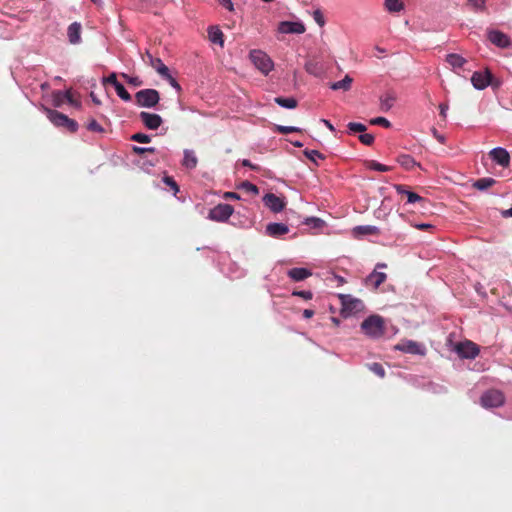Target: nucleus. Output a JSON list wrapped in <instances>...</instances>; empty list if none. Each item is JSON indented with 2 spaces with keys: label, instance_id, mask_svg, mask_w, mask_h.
<instances>
[{
  "label": "nucleus",
  "instance_id": "nucleus-1",
  "mask_svg": "<svg viewBox=\"0 0 512 512\" xmlns=\"http://www.w3.org/2000/svg\"><path fill=\"white\" fill-rule=\"evenodd\" d=\"M363 333L372 339H379L385 333L384 320L379 315H370L361 323Z\"/></svg>",
  "mask_w": 512,
  "mask_h": 512
},
{
  "label": "nucleus",
  "instance_id": "nucleus-2",
  "mask_svg": "<svg viewBox=\"0 0 512 512\" xmlns=\"http://www.w3.org/2000/svg\"><path fill=\"white\" fill-rule=\"evenodd\" d=\"M341 310L340 314L344 318L351 317L364 310L365 305L362 300L349 294H340Z\"/></svg>",
  "mask_w": 512,
  "mask_h": 512
},
{
  "label": "nucleus",
  "instance_id": "nucleus-3",
  "mask_svg": "<svg viewBox=\"0 0 512 512\" xmlns=\"http://www.w3.org/2000/svg\"><path fill=\"white\" fill-rule=\"evenodd\" d=\"M136 105L141 108H154L160 101V93L153 88L142 89L135 94Z\"/></svg>",
  "mask_w": 512,
  "mask_h": 512
},
{
  "label": "nucleus",
  "instance_id": "nucleus-4",
  "mask_svg": "<svg viewBox=\"0 0 512 512\" xmlns=\"http://www.w3.org/2000/svg\"><path fill=\"white\" fill-rule=\"evenodd\" d=\"M249 58L253 65L264 75H268L274 68V62L262 50L250 51Z\"/></svg>",
  "mask_w": 512,
  "mask_h": 512
},
{
  "label": "nucleus",
  "instance_id": "nucleus-5",
  "mask_svg": "<svg viewBox=\"0 0 512 512\" xmlns=\"http://www.w3.org/2000/svg\"><path fill=\"white\" fill-rule=\"evenodd\" d=\"M505 395L502 391L497 389H490L485 391L481 398V405L484 408H498L504 405Z\"/></svg>",
  "mask_w": 512,
  "mask_h": 512
},
{
  "label": "nucleus",
  "instance_id": "nucleus-6",
  "mask_svg": "<svg viewBox=\"0 0 512 512\" xmlns=\"http://www.w3.org/2000/svg\"><path fill=\"white\" fill-rule=\"evenodd\" d=\"M233 212L234 208L232 205L220 203L209 210L208 219L215 222H226Z\"/></svg>",
  "mask_w": 512,
  "mask_h": 512
},
{
  "label": "nucleus",
  "instance_id": "nucleus-7",
  "mask_svg": "<svg viewBox=\"0 0 512 512\" xmlns=\"http://www.w3.org/2000/svg\"><path fill=\"white\" fill-rule=\"evenodd\" d=\"M471 83L476 90H484L489 85H493V75L489 69L475 71L471 76Z\"/></svg>",
  "mask_w": 512,
  "mask_h": 512
},
{
  "label": "nucleus",
  "instance_id": "nucleus-8",
  "mask_svg": "<svg viewBox=\"0 0 512 512\" xmlns=\"http://www.w3.org/2000/svg\"><path fill=\"white\" fill-rule=\"evenodd\" d=\"M455 352L462 359H475L479 355V347L472 341L459 342L455 346Z\"/></svg>",
  "mask_w": 512,
  "mask_h": 512
},
{
  "label": "nucleus",
  "instance_id": "nucleus-9",
  "mask_svg": "<svg viewBox=\"0 0 512 512\" xmlns=\"http://www.w3.org/2000/svg\"><path fill=\"white\" fill-rule=\"evenodd\" d=\"M139 118L143 125L149 130H156L163 123L162 117L156 113L142 111L139 113Z\"/></svg>",
  "mask_w": 512,
  "mask_h": 512
},
{
  "label": "nucleus",
  "instance_id": "nucleus-10",
  "mask_svg": "<svg viewBox=\"0 0 512 512\" xmlns=\"http://www.w3.org/2000/svg\"><path fill=\"white\" fill-rule=\"evenodd\" d=\"M395 349L412 355H425L426 352L425 347L422 344L413 340H406L399 343L395 346Z\"/></svg>",
  "mask_w": 512,
  "mask_h": 512
},
{
  "label": "nucleus",
  "instance_id": "nucleus-11",
  "mask_svg": "<svg viewBox=\"0 0 512 512\" xmlns=\"http://www.w3.org/2000/svg\"><path fill=\"white\" fill-rule=\"evenodd\" d=\"M488 40L495 46L499 48H508L511 45V40L509 36L499 30H488L487 32Z\"/></svg>",
  "mask_w": 512,
  "mask_h": 512
},
{
  "label": "nucleus",
  "instance_id": "nucleus-12",
  "mask_svg": "<svg viewBox=\"0 0 512 512\" xmlns=\"http://www.w3.org/2000/svg\"><path fill=\"white\" fill-rule=\"evenodd\" d=\"M278 32L282 34H302L305 25L301 21H282L278 25Z\"/></svg>",
  "mask_w": 512,
  "mask_h": 512
},
{
  "label": "nucleus",
  "instance_id": "nucleus-13",
  "mask_svg": "<svg viewBox=\"0 0 512 512\" xmlns=\"http://www.w3.org/2000/svg\"><path fill=\"white\" fill-rule=\"evenodd\" d=\"M489 156L493 162L501 167H508L510 164V154L503 147H495L489 152Z\"/></svg>",
  "mask_w": 512,
  "mask_h": 512
},
{
  "label": "nucleus",
  "instance_id": "nucleus-14",
  "mask_svg": "<svg viewBox=\"0 0 512 512\" xmlns=\"http://www.w3.org/2000/svg\"><path fill=\"white\" fill-rule=\"evenodd\" d=\"M262 201L264 205L274 213L282 211L285 206L284 200L274 193L265 194Z\"/></svg>",
  "mask_w": 512,
  "mask_h": 512
},
{
  "label": "nucleus",
  "instance_id": "nucleus-15",
  "mask_svg": "<svg viewBox=\"0 0 512 512\" xmlns=\"http://www.w3.org/2000/svg\"><path fill=\"white\" fill-rule=\"evenodd\" d=\"M289 230V226L284 223L271 222L265 227V235L277 239L287 234Z\"/></svg>",
  "mask_w": 512,
  "mask_h": 512
},
{
  "label": "nucleus",
  "instance_id": "nucleus-16",
  "mask_svg": "<svg viewBox=\"0 0 512 512\" xmlns=\"http://www.w3.org/2000/svg\"><path fill=\"white\" fill-rule=\"evenodd\" d=\"M44 111L46 112V116L51 121V123H53L57 127H64L68 116L57 110L49 108H44Z\"/></svg>",
  "mask_w": 512,
  "mask_h": 512
},
{
  "label": "nucleus",
  "instance_id": "nucleus-17",
  "mask_svg": "<svg viewBox=\"0 0 512 512\" xmlns=\"http://www.w3.org/2000/svg\"><path fill=\"white\" fill-rule=\"evenodd\" d=\"M394 188L398 194H405L407 196V202L410 204H413L416 202H420V203L426 202V199H424L423 197H421L420 195H418L415 192L407 190L404 185L396 184V185H394Z\"/></svg>",
  "mask_w": 512,
  "mask_h": 512
},
{
  "label": "nucleus",
  "instance_id": "nucleus-18",
  "mask_svg": "<svg viewBox=\"0 0 512 512\" xmlns=\"http://www.w3.org/2000/svg\"><path fill=\"white\" fill-rule=\"evenodd\" d=\"M68 40L71 44L76 45L81 42V24L73 22L67 29Z\"/></svg>",
  "mask_w": 512,
  "mask_h": 512
},
{
  "label": "nucleus",
  "instance_id": "nucleus-19",
  "mask_svg": "<svg viewBox=\"0 0 512 512\" xmlns=\"http://www.w3.org/2000/svg\"><path fill=\"white\" fill-rule=\"evenodd\" d=\"M380 106L379 109L381 112H388L392 109L394 106V103L396 101V95L393 92H386L385 94L381 95L379 98Z\"/></svg>",
  "mask_w": 512,
  "mask_h": 512
},
{
  "label": "nucleus",
  "instance_id": "nucleus-20",
  "mask_svg": "<svg viewBox=\"0 0 512 512\" xmlns=\"http://www.w3.org/2000/svg\"><path fill=\"white\" fill-rule=\"evenodd\" d=\"M287 275L293 281H303L312 275L311 270L304 267H295L288 270Z\"/></svg>",
  "mask_w": 512,
  "mask_h": 512
},
{
  "label": "nucleus",
  "instance_id": "nucleus-21",
  "mask_svg": "<svg viewBox=\"0 0 512 512\" xmlns=\"http://www.w3.org/2000/svg\"><path fill=\"white\" fill-rule=\"evenodd\" d=\"M198 164V159L195 152L191 149H185L183 151V160L182 165L189 170H193L196 168Z\"/></svg>",
  "mask_w": 512,
  "mask_h": 512
},
{
  "label": "nucleus",
  "instance_id": "nucleus-22",
  "mask_svg": "<svg viewBox=\"0 0 512 512\" xmlns=\"http://www.w3.org/2000/svg\"><path fill=\"white\" fill-rule=\"evenodd\" d=\"M387 275L384 272H378L376 269L366 277V283L371 284L375 289L385 282Z\"/></svg>",
  "mask_w": 512,
  "mask_h": 512
},
{
  "label": "nucleus",
  "instance_id": "nucleus-23",
  "mask_svg": "<svg viewBox=\"0 0 512 512\" xmlns=\"http://www.w3.org/2000/svg\"><path fill=\"white\" fill-rule=\"evenodd\" d=\"M147 56L150 61V65L157 71V73L162 77L169 71V68L163 63L160 58L153 57L149 52H147Z\"/></svg>",
  "mask_w": 512,
  "mask_h": 512
},
{
  "label": "nucleus",
  "instance_id": "nucleus-24",
  "mask_svg": "<svg viewBox=\"0 0 512 512\" xmlns=\"http://www.w3.org/2000/svg\"><path fill=\"white\" fill-rule=\"evenodd\" d=\"M208 37H209V40L213 44H218L221 47L223 46V44H224L223 32L218 27H216V26L209 27Z\"/></svg>",
  "mask_w": 512,
  "mask_h": 512
},
{
  "label": "nucleus",
  "instance_id": "nucleus-25",
  "mask_svg": "<svg viewBox=\"0 0 512 512\" xmlns=\"http://www.w3.org/2000/svg\"><path fill=\"white\" fill-rule=\"evenodd\" d=\"M446 61L453 69L462 68L467 60L459 54L450 53L446 56Z\"/></svg>",
  "mask_w": 512,
  "mask_h": 512
},
{
  "label": "nucleus",
  "instance_id": "nucleus-26",
  "mask_svg": "<svg viewBox=\"0 0 512 512\" xmlns=\"http://www.w3.org/2000/svg\"><path fill=\"white\" fill-rule=\"evenodd\" d=\"M397 162L405 169L410 170L420 164L409 154H401L397 157Z\"/></svg>",
  "mask_w": 512,
  "mask_h": 512
},
{
  "label": "nucleus",
  "instance_id": "nucleus-27",
  "mask_svg": "<svg viewBox=\"0 0 512 512\" xmlns=\"http://www.w3.org/2000/svg\"><path fill=\"white\" fill-rule=\"evenodd\" d=\"M352 82L353 79L349 75H346L343 79L331 83L330 88L332 90L348 91L351 89Z\"/></svg>",
  "mask_w": 512,
  "mask_h": 512
},
{
  "label": "nucleus",
  "instance_id": "nucleus-28",
  "mask_svg": "<svg viewBox=\"0 0 512 512\" xmlns=\"http://www.w3.org/2000/svg\"><path fill=\"white\" fill-rule=\"evenodd\" d=\"M274 102L285 109H294L298 105V102L294 97H276L274 98Z\"/></svg>",
  "mask_w": 512,
  "mask_h": 512
},
{
  "label": "nucleus",
  "instance_id": "nucleus-29",
  "mask_svg": "<svg viewBox=\"0 0 512 512\" xmlns=\"http://www.w3.org/2000/svg\"><path fill=\"white\" fill-rule=\"evenodd\" d=\"M496 183V180L491 177L480 178L473 182L472 186L479 191H485L489 187L493 186Z\"/></svg>",
  "mask_w": 512,
  "mask_h": 512
},
{
  "label": "nucleus",
  "instance_id": "nucleus-30",
  "mask_svg": "<svg viewBox=\"0 0 512 512\" xmlns=\"http://www.w3.org/2000/svg\"><path fill=\"white\" fill-rule=\"evenodd\" d=\"M353 232L355 235L364 236V235L377 234L379 232V229H378V227L373 226V225H360V226L354 227Z\"/></svg>",
  "mask_w": 512,
  "mask_h": 512
},
{
  "label": "nucleus",
  "instance_id": "nucleus-31",
  "mask_svg": "<svg viewBox=\"0 0 512 512\" xmlns=\"http://www.w3.org/2000/svg\"><path fill=\"white\" fill-rule=\"evenodd\" d=\"M385 8L389 12H400L404 9V4L401 0H386Z\"/></svg>",
  "mask_w": 512,
  "mask_h": 512
},
{
  "label": "nucleus",
  "instance_id": "nucleus-32",
  "mask_svg": "<svg viewBox=\"0 0 512 512\" xmlns=\"http://www.w3.org/2000/svg\"><path fill=\"white\" fill-rule=\"evenodd\" d=\"M58 96L64 97V99L67 100V102H69L70 104H73L72 94H71L70 90H67L65 92L56 91L53 93V103H54V106H56V107L59 106Z\"/></svg>",
  "mask_w": 512,
  "mask_h": 512
},
{
  "label": "nucleus",
  "instance_id": "nucleus-33",
  "mask_svg": "<svg viewBox=\"0 0 512 512\" xmlns=\"http://www.w3.org/2000/svg\"><path fill=\"white\" fill-rule=\"evenodd\" d=\"M115 91L118 95V97L125 101V102H129L131 101L132 97L131 95L127 92V90L125 89V87L123 86V84L121 83H117V85H115Z\"/></svg>",
  "mask_w": 512,
  "mask_h": 512
},
{
  "label": "nucleus",
  "instance_id": "nucleus-34",
  "mask_svg": "<svg viewBox=\"0 0 512 512\" xmlns=\"http://www.w3.org/2000/svg\"><path fill=\"white\" fill-rule=\"evenodd\" d=\"M303 153L310 161H312L316 165L318 164L317 159H324V155L318 150L305 149Z\"/></svg>",
  "mask_w": 512,
  "mask_h": 512
},
{
  "label": "nucleus",
  "instance_id": "nucleus-35",
  "mask_svg": "<svg viewBox=\"0 0 512 512\" xmlns=\"http://www.w3.org/2000/svg\"><path fill=\"white\" fill-rule=\"evenodd\" d=\"M121 77L130 85L134 86V87H140L143 85V81L140 77L138 76H130L126 73H122L121 74Z\"/></svg>",
  "mask_w": 512,
  "mask_h": 512
},
{
  "label": "nucleus",
  "instance_id": "nucleus-36",
  "mask_svg": "<svg viewBox=\"0 0 512 512\" xmlns=\"http://www.w3.org/2000/svg\"><path fill=\"white\" fill-rule=\"evenodd\" d=\"M274 130L281 134H288L292 132H300L301 128L296 126L275 125Z\"/></svg>",
  "mask_w": 512,
  "mask_h": 512
},
{
  "label": "nucleus",
  "instance_id": "nucleus-37",
  "mask_svg": "<svg viewBox=\"0 0 512 512\" xmlns=\"http://www.w3.org/2000/svg\"><path fill=\"white\" fill-rule=\"evenodd\" d=\"M164 80H166L172 88H174L177 92H181L182 88L178 81L171 75L170 70L162 76Z\"/></svg>",
  "mask_w": 512,
  "mask_h": 512
},
{
  "label": "nucleus",
  "instance_id": "nucleus-38",
  "mask_svg": "<svg viewBox=\"0 0 512 512\" xmlns=\"http://www.w3.org/2000/svg\"><path fill=\"white\" fill-rule=\"evenodd\" d=\"M239 188L254 195H257L259 193V188L249 181L242 182Z\"/></svg>",
  "mask_w": 512,
  "mask_h": 512
},
{
  "label": "nucleus",
  "instance_id": "nucleus-39",
  "mask_svg": "<svg viewBox=\"0 0 512 512\" xmlns=\"http://www.w3.org/2000/svg\"><path fill=\"white\" fill-rule=\"evenodd\" d=\"M347 128L349 133H363L364 131H366V126L358 122H349L347 124Z\"/></svg>",
  "mask_w": 512,
  "mask_h": 512
},
{
  "label": "nucleus",
  "instance_id": "nucleus-40",
  "mask_svg": "<svg viewBox=\"0 0 512 512\" xmlns=\"http://www.w3.org/2000/svg\"><path fill=\"white\" fill-rule=\"evenodd\" d=\"M130 139L138 143H149L151 142V136L145 133H135L131 135Z\"/></svg>",
  "mask_w": 512,
  "mask_h": 512
},
{
  "label": "nucleus",
  "instance_id": "nucleus-41",
  "mask_svg": "<svg viewBox=\"0 0 512 512\" xmlns=\"http://www.w3.org/2000/svg\"><path fill=\"white\" fill-rule=\"evenodd\" d=\"M304 223L316 229L321 228L324 225V221L322 219L314 216L306 218Z\"/></svg>",
  "mask_w": 512,
  "mask_h": 512
},
{
  "label": "nucleus",
  "instance_id": "nucleus-42",
  "mask_svg": "<svg viewBox=\"0 0 512 512\" xmlns=\"http://www.w3.org/2000/svg\"><path fill=\"white\" fill-rule=\"evenodd\" d=\"M369 369L376 374L377 376L383 378L385 376V369L384 367L377 362H374L372 364H369Z\"/></svg>",
  "mask_w": 512,
  "mask_h": 512
},
{
  "label": "nucleus",
  "instance_id": "nucleus-43",
  "mask_svg": "<svg viewBox=\"0 0 512 512\" xmlns=\"http://www.w3.org/2000/svg\"><path fill=\"white\" fill-rule=\"evenodd\" d=\"M371 125H379L385 128L391 127V122L385 117H375L370 120Z\"/></svg>",
  "mask_w": 512,
  "mask_h": 512
},
{
  "label": "nucleus",
  "instance_id": "nucleus-44",
  "mask_svg": "<svg viewBox=\"0 0 512 512\" xmlns=\"http://www.w3.org/2000/svg\"><path fill=\"white\" fill-rule=\"evenodd\" d=\"M163 182L171 188V190L173 191V195H176L179 192V186L172 177L164 176Z\"/></svg>",
  "mask_w": 512,
  "mask_h": 512
},
{
  "label": "nucleus",
  "instance_id": "nucleus-45",
  "mask_svg": "<svg viewBox=\"0 0 512 512\" xmlns=\"http://www.w3.org/2000/svg\"><path fill=\"white\" fill-rule=\"evenodd\" d=\"M468 3L477 12L484 11L486 8V0H468Z\"/></svg>",
  "mask_w": 512,
  "mask_h": 512
},
{
  "label": "nucleus",
  "instance_id": "nucleus-46",
  "mask_svg": "<svg viewBox=\"0 0 512 512\" xmlns=\"http://www.w3.org/2000/svg\"><path fill=\"white\" fill-rule=\"evenodd\" d=\"M359 140L364 145H372L374 143L375 137L370 133H362L359 135Z\"/></svg>",
  "mask_w": 512,
  "mask_h": 512
},
{
  "label": "nucleus",
  "instance_id": "nucleus-47",
  "mask_svg": "<svg viewBox=\"0 0 512 512\" xmlns=\"http://www.w3.org/2000/svg\"><path fill=\"white\" fill-rule=\"evenodd\" d=\"M132 151L137 155H142L145 153H154L156 152V148L154 147H141V146H133Z\"/></svg>",
  "mask_w": 512,
  "mask_h": 512
},
{
  "label": "nucleus",
  "instance_id": "nucleus-48",
  "mask_svg": "<svg viewBox=\"0 0 512 512\" xmlns=\"http://www.w3.org/2000/svg\"><path fill=\"white\" fill-rule=\"evenodd\" d=\"M369 168L379 172H387L390 170V167L376 161H371L369 163Z\"/></svg>",
  "mask_w": 512,
  "mask_h": 512
},
{
  "label": "nucleus",
  "instance_id": "nucleus-49",
  "mask_svg": "<svg viewBox=\"0 0 512 512\" xmlns=\"http://www.w3.org/2000/svg\"><path fill=\"white\" fill-rule=\"evenodd\" d=\"M87 129L90 131H93V132H98V133H101L104 131V128L95 119H92L88 123Z\"/></svg>",
  "mask_w": 512,
  "mask_h": 512
},
{
  "label": "nucleus",
  "instance_id": "nucleus-50",
  "mask_svg": "<svg viewBox=\"0 0 512 512\" xmlns=\"http://www.w3.org/2000/svg\"><path fill=\"white\" fill-rule=\"evenodd\" d=\"M292 295L301 297L305 300H310L313 297L312 292L309 290H300V291L296 290V291H293Z\"/></svg>",
  "mask_w": 512,
  "mask_h": 512
},
{
  "label": "nucleus",
  "instance_id": "nucleus-51",
  "mask_svg": "<svg viewBox=\"0 0 512 512\" xmlns=\"http://www.w3.org/2000/svg\"><path fill=\"white\" fill-rule=\"evenodd\" d=\"M64 128H66L70 132H76L78 130V123L75 120L70 119L68 117L64 125Z\"/></svg>",
  "mask_w": 512,
  "mask_h": 512
},
{
  "label": "nucleus",
  "instance_id": "nucleus-52",
  "mask_svg": "<svg viewBox=\"0 0 512 512\" xmlns=\"http://www.w3.org/2000/svg\"><path fill=\"white\" fill-rule=\"evenodd\" d=\"M313 18L319 26H324L325 20H324V16H323L322 12L320 10H315L313 12Z\"/></svg>",
  "mask_w": 512,
  "mask_h": 512
},
{
  "label": "nucleus",
  "instance_id": "nucleus-53",
  "mask_svg": "<svg viewBox=\"0 0 512 512\" xmlns=\"http://www.w3.org/2000/svg\"><path fill=\"white\" fill-rule=\"evenodd\" d=\"M102 82L105 84V83H109L111 84L114 88H115V85H117V83H120L118 80H117V77H116V74L115 73H111L108 77H104L102 79Z\"/></svg>",
  "mask_w": 512,
  "mask_h": 512
},
{
  "label": "nucleus",
  "instance_id": "nucleus-54",
  "mask_svg": "<svg viewBox=\"0 0 512 512\" xmlns=\"http://www.w3.org/2000/svg\"><path fill=\"white\" fill-rule=\"evenodd\" d=\"M219 3L221 6L228 9L229 11H232L234 9L232 0H219Z\"/></svg>",
  "mask_w": 512,
  "mask_h": 512
},
{
  "label": "nucleus",
  "instance_id": "nucleus-55",
  "mask_svg": "<svg viewBox=\"0 0 512 512\" xmlns=\"http://www.w3.org/2000/svg\"><path fill=\"white\" fill-rule=\"evenodd\" d=\"M449 109V106L448 104L446 103H441L439 105V110H440V115L445 119L447 117V111Z\"/></svg>",
  "mask_w": 512,
  "mask_h": 512
},
{
  "label": "nucleus",
  "instance_id": "nucleus-56",
  "mask_svg": "<svg viewBox=\"0 0 512 512\" xmlns=\"http://www.w3.org/2000/svg\"><path fill=\"white\" fill-rule=\"evenodd\" d=\"M241 164H242L243 166H245V167H249V168H251V169H253V170H259V166H257V165H255V164H253V163H252L250 160H248V159H243V160L241 161Z\"/></svg>",
  "mask_w": 512,
  "mask_h": 512
},
{
  "label": "nucleus",
  "instance_id": "nucleus-57",
  "mask_svg": "<svg viewBox=\"0 0 512 512\" xmlns=\"http://www.w3.org/2000/svg\"><path fill=\"white\" fill-rule=\"evenodd\" d=\"M224 198L225 199H234V200H239L240 199V195L236 192H226L224 194Z\"/></svg>",
  "mask_w": 512,
  "mask_h": 512
},
{
  "label": "nucleus",
  "instance_id": "nucleus-58",
  "mask_svg": "<svg viewBox=\"0 0 512 512\" xmlns=\"http://www.w3.org/2000/svg\"><path fill=\"white\" fill-rule=\"evenodd\" d=\"M414 226L419 230H426L433 227L432 224L430 223H418L415 224Z\"/></svg>",
  "mask_w": 512,
  "mask_h": 512
},
{
  "label": "nucleus",
  "instance_id": "nucleus-59",
  "mask_svg": "<svg viewBox=\"0 0 512 512\" xmlns=\"http://www.w3.org/2000/svg\"><path fill=\"white\" fill-rule=\"evenodd\" d=\"M321 121L331 132H335V127L333 126V124L329 120L322 119Z\"/></svg>",
  "mask_w": 512,
  "mask_h": 512
},
{
  "label": "nucleus",
  "instance_id": "nucleus-60",
  "mask_svg": "<svg viewBox=\"0 0 512 512\" xmlns=\"http://www.w3.org/2000/svg\"><path fill=\"white\" fill-rule=\"evenodd\" d=\"M433 135L435 136V138H436L440 143H444V141H445V137H444L443 135L439 134V133L437 132V130H436V129H433Z\"/></svg>",
  "mask_w": 512,
  "mask_h": 512
},
{
  "label": "nucleus",
  "instance_id": "nucleus-61",
  "mask_svg": "<svg viewBox=\"0 0 512 512\" xmlns=\"http://www.w3.org/2000/svg\"><path fill=\"white\" fill-rule=\"evenodd\" d=\"M90 98H91L92 102H93L95 105H100V104H101L100 99L96 96V94H95L94 92H91V93H90Z\"/></svg>",
  "mask_w": 512,
  "mask_h": 512
},
{
  "label": "nucleus",
  "instance_id": "nucleus-62",
  "mask_svg": "<svg viewBox=\"0 0 512 512\" xmlns=\"http://www.w3.org/2000/svg\"><path fill=\"white\" fill-rule=\"evenodd\" d=\"M306 71L308 73H310V74H315L316 75L315 65L311 64V63L306 64Z\"/></svg>",
  "mask_w": 512,
  "mask_h": 512
},
{
  "label": "nucleus",
  "instance_id": "nucleus-63",
  "mask_svg": "<svg viewBox=\"0 0 512 512\" xmlns=\"http://www.w3.org/2000/svg\"><path fill=\"white\" fill-rule=\"evenodd\" d=\"M313 315H314V311L311 310V309H305L303 311V317L306 318V319L311 318Z\"/></svg>",
  "mask_w": 512,
  "mask_h": 512
},
{
  "label": "nucleus",
  "instance_id": "nucleus-64",
  "mask_svg": "<svg viewBox=\"0 0 512 512\" xmlns=\"http://www.w3.org/2000/svg\"><path fill=\"white\" fill-rule=\"evenodd\" d=\"M501 215L504 217V218H509V217H512V207L507 209V210H503L501 211Z\"/></svg>",
  "mask_w": 512,
  "mask_h": 512
}]
</instances>
